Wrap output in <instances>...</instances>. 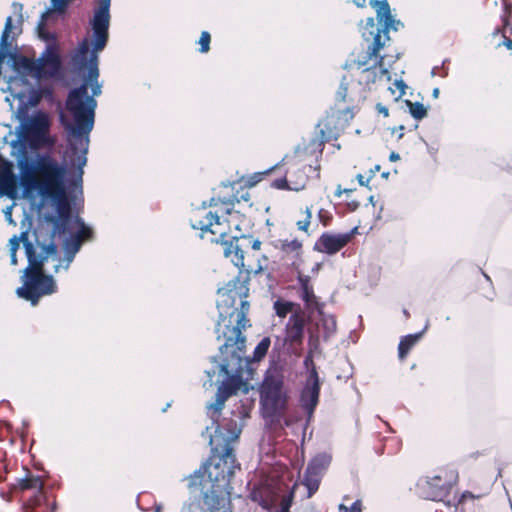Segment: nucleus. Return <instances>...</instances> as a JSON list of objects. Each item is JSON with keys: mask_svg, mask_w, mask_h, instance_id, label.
Here are the masks:
<instances>
[{"mask_svg": "<svg viewBox=\"0 0 512 512\" xmlns=\"http://www.w3.org/2000/svg\"><path fill=\"white\" fill-rule=\"evenodd\" d=\"M18 165L23 195L51 202L57 213L45 217L36 228L34 243L26 232L21 233L28 266L22 270V286L16 289V294L35 306L41 297L57 291L53 276L44 274V265L53 263L54 273L67 271L83 243L94 239V230L82 218L71 217L65 164L48 154H36Z\"/></svg>", "mask_w": 512, "mask_h": 512, "instance_id": "obj_1", "label": "nucleus"}, {"mask_svg": "<svg viewBox=\"0 0 512 512\" xmlns=\"http://www.w3.org/2000/svg\"><path fill=\"white\" fill-rule=\"evenodd\" d=\"M110 5L111 0H98L90 19L91 43L84 39L72 57L73 64L79 71L87 69L84 83L80 87H102L98 81V54L106 47L109 38Z\"/></svg>", "mask_w": 512, "mask_h": 512, "instance_id": "obj_2", "label": "nucleus"}, {"mask_svg": "<svg viewBox=\"0 0 512 512\" xmlns=\"http://www.w3.org/2000/svg\"><path fill=\"white\" fill-rule=\"evenodd\" d=\"M370 5L375 9L376 18L383 27L377 25L374 18L369 17L361 28V34L368 44L367 57L377 59L379 51L390 40L389 30L398 31L403 27V23L391 14L387 0H370Z\"/></svg>", "mask_w": 512, "mask_h": 512, "instance_id": "obj_3", "label": "nucleus"}, {"mask_svg": "<svg viewBox=\"0 0 512 512\" xmlns=\"http://www.w3.org/2000/svg\"><path fill=\"white\" fill-rule=\"evenodd\" d=\"M221 225L220 217L217 213L208 212L203 220H198L192 223L194 229L202 230L203 232H211L212 234H219L221 243L223 245V253L226 258H229L234 266L244 269L245 268V249L251 248L255 251L261 247V242L258 239H253L251 236L242 235L240 237H233L230 241L223 240L226 236L224 230L218 229Z\"/></svg>", "mask_w": 512, "mask_h": 512, "instance_id": "obj_4", "label": "nucleus"}, {"mask_svg": "<svg viewBox=\"0 0 512 512\" xmlns=\"http://www.w3.org/2000/svg\"><path fill=\"white\" fill-rule=\"evenodd\" d=\"M21 66L36 79L54 77L59 73L61 67L58 48H53L50 45V47L45 48L36 61L27 58L22 59Z\"/></svg>", "mask_w": 512, "mask_h": 512, "instance_id": "obj_5", "label": "nucleus"}, {"mask_svg": "<svg viewBox=\"0 0 512 512\" xmlns=\"http://www.w3.org/2000/svg\"><path fill=\"white\" fill-rule=\"evenodd\" d=\"M287 396L282 389V379L272 375L271 371L265 378L261 388V404L266 412L275 415L285 408Z\"/></svg>", "mask_w": 512, "mask_h": 512, "instance_id": "obj_6", "label": "nucleus"}, {"mask_svg": "<svg viewBox=\"0 0 512 512\" xmlns=\"http://www.w3.org/2000/svg\"><path fill=\"white\" fill-rule=\"evenodd\" d=\"M22 127L26 135L37 146H51L54 139L48 134L50 127L49 117L44 113H36L28 117Z\"/></svg>", "mask_w": 512, "mask_h": 512, "instance_id": "obj_7", "label": "nucleus"}, {"mask_svg": "<svg viewBox=\"0 0 512 512\" xmlns=\"http://www.w3.org/2000/svg\"><path fill=\"white\" fill-rule=\"evenodd\" d=\"M298 488L299 484L295 483L288 496H279L268 488L253 491L251 496L253 501L258 502L264 509L271 512H290L292 499Z\"/></svg>", "mask_w": 512, "mask_h": 512, "instance_id": "obj_8", "label": "nucleus"}, {"mask_svg": "<svg viewBox=\"0 0 512 512\" xmlns=\"http://www.w3.org/2000/svg\"><path fill=\"white\" fill-rule=\"evenodd\" d=\"M306 367L313 365L312 358L310 356L306 357L304 361ZM319 392H320V382L318 373L314 366L310 371L309 378L302 390L301 393V404L303 408L307 411L308 417L310 418L316 408L319 400Z\"/></svg>", "mask_w": 512, "mask_h": 512, "instance_id": "obj_9", "label": "nucleus"}, {"mask_svg": "<svg viewBox=\"0 0 512 512\" xmlns=\"http://www.w3.org/2000/svg\"><path fill=\"white\" fill-rule=\"evenodd\" d=\"M73 0H50V7L41 14L40 20L37 25V34L39 39L46 42V47L53 46L58 48L56 36L46 28V23L52 13H64L68 5Z\"/></svg>", "mask_w": 512, "mask_h": 512, "instance_id": "obj_10", "label": "nucleus"}, {"mask_svg": "<svg viewBox=\"0 0 512 512\" xmlns=\"http://www.w3.org/2000/svg\"><path fill=\"white\" fill-rule=\"evenodd\" d=\"M453 480L454 476L452 474L448 476L446 471H440L433 475L427 476L424 480H422L421 485L423 487L426 486L429 489L427 494L428 497H430L432 500H437L446 496Z\"/></svg>", "mask_w": 512, "mask_h": 512, "instance_id": "obj_11", "label": "nucleus"}, {"mask_svg": "<svg viewBox=\"0 0 512 512\" xmlns=\"http://www.w3.org/2000/svg\"><path fill=\"white\" fill-rule=\"evenodd\" d=\"M383 60L384 58L381 56L378 60H376L375 65L371 67H365L368 63L367 60L356 61L355 64L357 68L362 69L360 80L365 82L367 85L377 81H390L391 76L389 71L384 68Z\"/></svg>", "mask_w": 512, "mask_h": 512, "instance_id": "obj_12", "label": "nucleus"}, {"mask_svg": "<svg viewBox=\"0 0 512 512\" xmlns=\"http://www.w3.org/2000/svg\"><path fill=\"white\" fill-rule=\"evenodd\" d=\"M349 240V234L324 233L315 243L314 249L332 255L342 249Z\"/></svg>", "mask_w": 512, "mask_h": 512, "instance_id": "obj_13", "label": "nucleus"}, {"mask_svg": "<svg viewBox=\"0 0 512 512\" xmlns=\"http://www.w3.org/2000/svg\"><path fill=\"white\" fill-rule=\"evenodd\" d=\"M17 177L11 165L6 164L0 168V197L15 199L18 194Z\"/></svg>", "mask_w": 512, "mask_h": 512, "instance_id": "obj_14", "label": "nucleus"}, {"mask_svg": "<svg viewBox=\"0 0 512 512\" xmlns=\"http://www.w3.org/2000/svg\"><path fill=\"white\" fill-rule=\"evenodd\" d=\"M287 339L291 342H299L304 334V320L301 316L293 314L286 325Z\"/></svg>", "mask_w": 512, "mask_h": 512, "instance_id": "obj_15", "label": "nucleus"}, {"mask_svg": "<svg viewBox=\"0 0 512 512\" xmlns=\"http://www.w3.org/2000/svg\"><path fill=\"white\" fill-rule=\"evenodd\" d=\"M322 474L307 467L301 484L307 489L306 498H310L319 488Z\"/></svg>", "mask_w": 512, "mask_h": 512, "instance_id": "obj_16", "label": "nucleus"}, {"mask_svg": "<svg viewBox=\"0 0 512 512\" xmlns=\"http://www.w3.org/2000/svg\"><path fill=\"white\" fill-rule=\"evenodd\" d=\"M424 332L404 336L398 346L399 358L403 360L414 345L422 338Z\"/></svg>", "mask_w": 512, "mask_h": 512, "instance_id": "obj_17", "label": "nucleus"}, {"mask_svg": "<svg viewBox=\"0 0 512 512\" xmlns=\"http://www.w3.org/2000/svg\"><path fill=\"white\" fill-rule=\"evenodd\" d=\"M306 185V175L301 173L298 177V180L293 182L292 180H287L286 178L277 179L273 182V186L277 189H289L293 191H300Z\"/></svg>", "mask_w": 512, "mask_h": 512, "instance_id": "obj_18", "label": "nucleus"}, {"mask_svg": "<svg viewBox=\"0 0 512 512\" xmlns=\"http://www.w3.org/2000/svg\"><path fill=\"white\" fill-rule=\"evenodd\" d=\"M331 460L332 457L329 453H319L310 461L307 467L323 475L329 467Z\"/></svg>", "mask_w": 512, "mask_h": 512, "instance_id": "obj_19", "label": "nucleus"}, {"mask_svg": "<svg viewBox=\"0 0 512 512\" xmlns=\"http://www.w3.org/2000/svg\"><path fill=\"white\" fill-rule=\"evenodd\" d=\"M299 282L301 286V297L308 306L316 304V296L313 292V288L310 285V279L308 276L300 275Z\"/></svg>", "mask_w": 512, "mask_h": 512, "instance_id": "obj_20", "label": "nucleus"}, {"mask_svg": "<svg viewBox=\"0 0 512 512\" xmlns=\"http://www.w3.org/2000/svg\"><path fill=\"white\" fill-rule=\"evenodd\" d=\"M336 319L332 315H322L318 329L323 332L324 340H328L336 332Z\"/></svg>", "mask_w": 512, "mask_h": 512, "instance_id": "obj_21", "label": "nucleus"}, {"mask_svg": "<svg viewBox=\"0 0 512 512\" xmlns=\"http://www.w3.org/2000/svg\"><path fill=\"white\" fill-rule=\"evenodd\" d=\"M281 249L286 254H291L292 257L297 258L302 251V244L297 239H286L281 241Z\"/></svg>", "mask_w": 512, "mask_h": 512, "instance_id": "obj_22", "label": "nucleus"}, {"mask_svg": "<svg viewBox=\"0 0 512 512\" xmlns=\"http://www.w3.org/2000/svg\"><path fill=\"white\" fill-rule=\"evenodd\" d=\"M19 485L22 489H35L39 493L43 489V482L38 476L27 475L19 480Z\"/></svg>", "mask_w": 512, "mask_h": 512, "instance_id": "obj_23", "label": "nucleus"}, {"mask_svg": "<svg viewBox=\"0 0 512 512\" xmlns=\"http://www.w3.org/2000/svg\"><path fill=\"white\" fill-rule=\"evenodd\" d=\"M406 105L409 108V113L414 119L421 120L427 116V108L422 103L406 100Z\"/></svg>", "mask_w": 512, "mask_h": 512, "instance_id": "obj_24", "label": "nucleus"}, {"mask_svg": "<svg viewBox=\"0 0 512 512\" xmlns=\"http://www.w3.org/2000/svg\"><path fill=\"white\" fill-rule=\"evenodd\" d=\"M20 241L24 243V241L21 238V235L19 237L17 235H13L9 239L8 246H9V254H10V264L13 266L17 265L16 252L19 249Z\"/></svg>", "mask_w": 512, "mask_h": 512, "instance_id": "obj_25", "label": "nucleus"}, {"mask_svg": "<svg viewBox=\"0 0 512 512\" xmlns=\"http://www.w3.org/2000/svg\"><path fill=\"white\" fill-rule=\"evenodd\" d=\"M270 346V339L263 338L254 349V361H260L267 353Z\"/></svg>", "mask_w": 512, "mask_h": 512, "instance_id": "obj_26", "label": "nucleus"}, {"mask_svg": "<svg viewBox=\"0 0 512 512\" xmlns=\"http://www.w3.org/2000/svg\"><path fill=\"white\" fill-rule=\"evenodd\" d=\"M211 35L208 31H202L197 44L199 45L198 51L202 54L208 53L210 50Z\"/></svg>", "mask_w": 512, "mask_h": 512, "instance_id": "obj_27", "label": "nucleus"}, {"mask_svg": "<svg viewBox=\"0 0 512 512\" xmlns=\"http://www.w3.org/2000/svg\"><path fill=\"white\" fill-rule=\"evenodd\" d=\"M305 217L302 220H298L296 222L297 228L300 231L308 232L309 225L311 223L312 218V209L311 207H306L304 211Z\"/></svg>", "mask_w": 512, "mask_h": 512, "instance_id": "obj_28", "label": "nucleus"}, {"mask_svg": "<svg viewBox=\"0 0 512 512\" xmlns=\"http://www.w3.org/2000/svg\"><path fill=\"white\" fill-rule=\"evenodd\" d=\"M291 308L292 304L289 302L276 301L274 303L275 312L281 318L286 317V315L291 311Z\"/></svg>", "mask_w": 512, "mask_h": 512, "instance_id": "obj_29", "label": "nucleus"}, {"mask_svg": "<svg viewBox=\"0 0 512 512\" xmlns=\"http://www.w3.org/2000/svg\"><path fill=\"white\" fill-rule=\"evenodd\" d=\"M393 87H390L389 90L393 95L396 94V91H398V95L396 98H400L405 94L406 85L403 80H395Z\"/></svg>", "mask_w": 512, "mask_h": 512, "instance_id": "obj_30", "label": "nucleus"}, {"mask_svg": "<svg viewBox=\"0 0 512 512\" xmlns=\"http://www.w3.org/2000/svg\"><path fill=\"white\" fill-rule=\"evenodd\" d=\"M347 91H348V82L346 80V77H343L340 82L338 91H337V98L341 101H345L346 97H347Z\"/></svg>", "mask_w": 512, "mask_h": 512, "instance_id": "obj_31", "label": "nucleus"}, {"mask_svg": "<svg viewBox=\"0 0 512 512\" xmlns=\"http://www.w3.org/2000/svg\"><path fill=\"white\" fill-rule=\"evenodd\" d=\"M340 512H361L362 503L360 500L355 501L350 508H347L344 504L339 505Z\"/></svg>", "mask_w": 512, "mask_h": 512, "instance_id": "obj_32", "label": "nucleus"}, {"mask_svg": "<svg viewBox=\"0 0 512 512\" xmlns=\"http://www.w3.org/2000/svg\"><path fill=\"white\" fill-rule=\"evenodd\" d=\"M14 206H15L14 203L11 204L10 206H7L3 210V214H4V217H5V220L7 221L8 224L16 226V222L12 218V210H13Z\"/></svg>", "mask_w": 512, "mask_h": 512, "instance_id": "obj_33", "label": "nucleus"}, {"mask_svg": "<svg viewBox=\"0 0 512 512\" xmlns=\"http://www.w3.org/2000/svg\"><path fill=\"white\" fill-rule=\"evenodd\" d=\"M318 219L323 224V226H327L331 219V215L325 209H320L318 211Z\"/></svg>", "mask_w": 512, "mask_h": 512, "instance_id": "obj_34", "label": "nucleus"}, {"mask_svg": "<svg viewBox=\"0 0 512 512\" xmlns=\"http://www.w3.org/2000/svg\"><path fill=\"white\" fill-rule=\"evenodd\" d=\"M376 110L378 113L382 114L384 117L389 116V110L386 106L382 105L381 103L376 104Z\"/></svg>", "mask_w": 512, "mask_h": 512, "instance_id": "obj_35", "label": "nucleus"}, {"mask_svg": "<svg viewBox=\"0 0 512 512\" xmlns=\"http://www.w3.org/2000/svg\"><path fill=\"white\" fill-rule=\"evenodd\" d=\"M12 9L15 14H18L19 17L22 18L23 5L21 3H18V2L12 3Z\"/></svg>", "mask_w": 512, "mask_h": 512, "instance_id": "obj_36", "label": "nucleus"}, {"mask_svg": "<svg viewBox=\"0 0 512 512\" xmlns=\"http://www.w3.org/2000/svg\"><path fill=\"white\" fill-rule=\"evenodd\" d=\"M356 179L358 180V182H359V184H360L361 186H368V183H369V181H370V178L365 179V177H364L362 174H358V175L356 176Z\"/></svg>", "mask_w": 512, "mask_h": 512, "instance_id": "obj_37", "label": "nucleus"}, {"mask_svg": "<svg viewBox=\"0 0 512 512\" xmlns=\"http://www.w3.org/2000/svg\"><path fill=\"white\" fill-rule=\"evenodd\" d=\"M403 131H404V126L403 125H400L398 127H395L392 129V133H399L398 134V139H401L403 137Z\"/></svg>", "mask_w": 512, "mask_h": 512, "instance_id": "obj_38", "label": "nucleus"}, {"mask_svg": "<svg viewBox=\"0 0 512 512\" xmlns=\"http://www.w3.org/2000/svg\"><path fill=\"white\" fill-rule=\"evenodd\" d=\"M218 201L219 200H216L215 198H211L208 204L204 201L202 203V208L205 209L207 206H209V207L216 206Z\"/></svg>", "mask_w": 512, "mask_h": 512, "instance_id": "obj_39", "label": "nucleus"}, {"mask_svg": "<svg viewBox=\"0 0 512 512\" xmlns=\"http://www.w3.org/2000/svg\"><path fill=\"white\" fill-rule=\"evenodd\" d=\"M466 499H474V495L471 492L466 491L462 494L460 501H465Z\"/></svg>", "mask_w": 512, "mask_h": 512, "instance_id": "obj_40", "label": "nucleus"}, {"mask_svg": "<svg viewBox=\"0 0 512 512\" xmlns=\"http://www.w3.org/2000/svg\"><path fill=\"white\" fill-rule=\"evenodd\" d=\"M400 159V156L396 152H391L389 155V160L392 162L398 161Z\"/></svg>", "mask_w": 512, "mask_h": 512, "instance_id": "obj_41", "label": "nucleus"}, {"mask_svg": "<svg viewBox=\"0 0 512 512\" xmlns=\"http://www.w3.org/2000/svg\"><path fill=\"white\" fill-rule=\"evenodd\" d=\"M353 2L357 7H364L366 4V0H353Z\"/></svg>", "mask_w": 512, "mask_h": 512, "instance_id": "obj_42", "label": "nucleus"}, {"mask_svg": "<svg viewBox=\"0 0 512 512\" xmlns=\"http://www.w3.org/2000/svg\"><path fill=\"white\" fill-rule=\"evenodd\" d=\"M503 45L506 46L508 49H512V39L504 40Z\"/></svg>", "mask_w": 512, "mask_h": 512, "instance_id": "obj_43", "label": "nucleus"}, {"mask_svg": "<svg viewBox=\"0 0 512 512\" xmlns=\"http://www.w3.org/2000/svg\"><path fill=\"white\" fill-rule=\"evenodd\" d=\"M342 194H344V191H343V189L341 188V186H340V185H338V187H337V189H336V191H335V196H336V197H340Z\"/></svg>", "mask_w": 512, "mask_h": 512, "instance_id": "obj_44", "label": "nucleus"}, {"mask_svg": "<svg viewBox=\"0 0 512 512\" xmlns=\"http://www.w3.org/2000/svg\"><path fill=\"white\" fill-rule=\"evenodd\" d=\"M439 93H440V90L439 88H434L433 91H432V96L433 98H438L439 97Z\"/></svg>", "mask_w": 512, "mask_h": 512, "instance_id": "obj_45", "label": "nucleus"}, {"mask_svg": "<svg viewBox=\"0 0 512 512\" xmlns=\"http://www.w3.org/2000/svg\"><path fill=\"white\" fill-rule=\"evenodd\" d=\"M380 170V165H376L374 167V169L371 170V176L369 177L370 179L373 177V175Z\"/></svg>", "mask_w": 512, "mask_h": 512, "instance_id": "obj_46", "label": "nucleus"}, {"mask_svg": "<svg viewBox=\"0 0 512 512\" xmlns=\"http://www.w3.org/2000/svg\"><path fill=\"white\" fill-rule=\"evenodd\" d=\"M241 198H242L243 200H245V201H248V200H249V194H248V193H246V194L242 195V196H241Z\"/></svg>", "mask_w": 512, "mask_h": 512, "instance_id": "obj_47", "label": "nucleus"}, {"mask_svg": "<svg viewBox=\"0 0 512 512\" xmlns=\"http://www.w3.org/2000/svg\"><path fill=\"white\" fill-rule=\"evenodd\" d=\"M343 191H344V193H351V192L353 191V189H347V188H345V189H343Z\"/></svg>", "mask_w": 512, "mask_h": 512, "instance_id": "obj_48", "label": "nucleus"}, {"mask_svg": "<svg viewBox=\"0 0 512 512\" xmlns=\"http://www.w3.org/2000/svg\"><path fill=\"white\" fill-rule=\"evenodd\" d=\"M388 175H389V173H388V172H384V173L382 174V177L387 178V177H388Z\"/></svg>", "mask_w": 512, "mask_h": 512, "instance_id": "obj_49", "label": "nucleus"}, {"mask_svg": "<svg viewBox=\"0 0 512 512\" xmlns=\"http://www.w3.org/2000/svg\"><path fill=\"white\" fill-rule=\"evenodd\" d=\"M285 424L288 426L290 425V420L288 418L285 419Z\"/></svg>", "mask_w": 512, "mask_h": 512, "instance_id": "obj_50", "label": "nucleus"}, {"mask_svg": "<svg viewBox=\"0 0 512 512\" xmlns=\"http://www.w3.org/2000/svg\"><path fill=\"white\" fill-rule=\"evenodd\" d=\"M369 201H370L371 203H373V201H374V197H373V196H370V197H369Z\"/></svg>", "mask_w": 512, "mask_h": 512, "instance_id": "obj_51", "label": "nucleus"}, {"mask_svg": "<svg viewBox=\"0 0 512 512\" xmlns=\"http://www.w3.org/2000/svg\"><path fill=\"white\" fill-rule=\"evenodd\" d=\"M161 508L160 507H157L155 512H160Z\"/></svg>", "mask_w": 512, "mask_h": 512, "instance_id": "obj_52", "label": "nucleus"}]
</instances>
